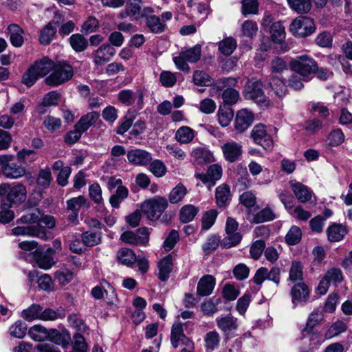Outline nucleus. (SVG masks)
Wrapping results in <instances>:
<instances>
[{
  "instance_id": "1",
  "label": "nucleus",
  "mask_w": 352,
  "mask_h": 352,
  "mask_svg": "<svg viewBox=\"0 0 352 352\" xmlns=\"http://www.w3.org/2000/svg\"><path fill=\"white\" fill-rule=\"evenodd\" d=\"M289 67L305 82L310 80L318 69L317 63L308 55L296 56L290 61Z\"/></svg>"
},
{
  "instance_id": "2",
  "label": "nucleus",
  "mask_w": 352,
  "mask_h": 352,
  "mask_svg": "<svg viewBox=\"0 0 352 352\" xmlns=\"http://www.w3.org/2000/svg\"><path fill=\"white\" fill-rule=\"evenodd\" d=\"M26 187L22 184H16L11 187L8 184L0 185V196H5L2 205L10 208L12 204L23 201L26 198Z\"/></svg>"
},
{
  "instance_id": "3",
  "label": "nucleus",
  "mask_w": 352,
  "mask_h": 352,
  "mask_svg": "<svg viewBox=\"0 0 352 352\" xmlns=\"http://www.w3.org/2000/svg\"><path fill=\"white\" fill-rule=\"evenodd\" d=\"M74 74L72 67L61 62L54 64L51 73L45 78L46 85L51 87H57L69 80Z\"/></svg>"
},
{
  "instance_id": "4",
  "label": "nucleus",
  "mask_w": 352,
  "mask_h": 352,
  "mask_svg": "<svg viewBox=\"0 0 352 352\" xmlns=\"http://www.w3.org/2000/svg\"><path fill=\"white\" fill-rule=\"evenodd\" d=\"M237 80L234 78H223L217 81L213 90L223 91L221 97L223 103L228 105L235 104L239 99V93L236 89L231 88L236 85Z\"/></svg>"
},
{
  "instance_id": "5",
  "label": "nucleus",
  "mask_w": 352,
  "mask_h": 352,
  "mask_svg": "<svg viewBox=\"0 0 352 352\" xmlns=\"http://www.w3.org/2000/svg\"><path fill=\"white\" fill-rule=\"evenodd\" d=\"M201 54V45H196L191 48L181 52L179 56L173 58V60L178 69L188 72L190 70V67L187 62H197L200 59Z\"/></svg>"
},
{
  "instance_id": "6",
  "label": "nucleus",
  "mask_w": 352,
  "mask_h": 352,
  "mask_svg": "<svg viewBox=\"0 0 352 352\" xmlns=\"http://www.w3.org/2000/svg\"><path fill=\"white\" fill-rule=\"evenodd\" d=\"M322 319V314L318 311H314L311 312L307 320L306 326L302 331L303 338H308L310 344L309 349L313 350L317 348L321 342L319 335L313 331V329L316 327L319 322Z\"/></svg>"
},
{
  "instance_id": "7",
  "label": "nucleus",
  "mask_w": 352,
  "mask_h": 352,
  "mask_svg": "<svg viewBox=\"0 0 352 352\" xmlns=\"http://www.w3.org/2000/svg\"><path fill=\"white\" fill-rule=\"evenodd\" d=\"M167 200L164 197H157L146 200L141 206L142 212L149 220L154 221L160 218L167 208Z\"/></svg>"
},
{
  "instance_id": "8",
  "label": "nucleus",
  "mask_w": 352,
  "mask_h": 352,
  "mask_svg": "<svg viewBox=\"0 0 352 352\" xmlns=\"http://www.w3.org/2000/svg\"><path fill=\"white\" fill-rule=\"evenodd\" d=\"M315 24L312 19L308 16H298L289 25L292 34L300 38H305L314 32Z\"/></svg>"
},
{
  "instance_id": "9",
  "label": "nucleus",
  "mask_w": 352,
  "mask_h": 352,
  "mask_svg": "<svg viewBox=\"0 0 352 352\" xmlns=\"http://www.w3.org/2000/svg\"><path fill=\"white\" fill-rule=\"evenodd\" d=\"M14 158L12 155H0V166L1 171L6 178L18 179L26 173V170L21 165L12 162Z\"/></svg>"
},
{
  "instance_id": "10",
  "label": "nucleus",
  "mask_w": 352,
  "mask_h": 352,
  "mask_svg": "<svg viewBox=\"0 0 352 352\" xmlns=\"http://www.w3.org/2000/svg\"><path fill=\"white\" fill-rule=\"evenodd\" d=\"M238 223L231 217L226 221V236L221 241V245L225 248H230L239 244L242 239V235L236 232L238 228Z\"/></svg>"
},
{
  "instance_id": "11",
  "label": "nucleus",
  "mask_w": 352,
  "mask_h": 352,
  "mask_svg": "<svg viewBox=\"0 0 352 352\" xmlns=\"http://www.w3.org/2000/svg\"><path fill=\"white\" fill-rule=\"evenodd\" d=\"M144 94L142 89L133 91L130 89H123L118 94V100L126 106L135 105L138 109H142L144 104Z\"/></svg>"
},
{
  "instance_id": "12",
  "label": "nucleus",
  "mask_w": 352,
  "mask_h": 352,
  "mask_svg": "<svg viewBox=\"0 0 352 352\" xmlns=\"http://www.w3.org/2000/svg\"><path fill=\"white\" fill-rule=\"evenodd\" d=\"M251 137L256 144L261 146L265 150L271 151L274 142L270 134L267 132L263 124H258L254 126L251 131Z\"/></svg>"
},
{
  "instance_id": "13",
  "label": "nucleus",
  "mask_w": 352,
  "mask_h": 352,
  "mask_svg": "<svg viewBox=\"0 0 352 352\" xmlns=\"http://www.w3.org/2000/svg\"><path fill=\"white\" fill-rule=\"evenodd\" d=\"M254 120V114L248 109L244 108L236 111L234 127L238 133H243L253 123Z\"/></svg>"
},
{
  "instance_id": "14",
  "label": "nucleus",
  "mask_w": 352,
  "mask_h": 352,
  "mask_svg": "<svg viewBox=\"0 0 352 352\" xmlns=\"http://www.w3.org/2000/svg\"><path fill=\"white\" fill-rule=\"evenodd\" d=\"M242 148L241 143L233 140L228 141L221 146L224 159L231 163L235 162L241 156Z\"/></svg>"
},
{
  "instance_id": "15",
  "label": "nucleus",
  "mask_w": 352,
  "mask_h": 352,
  "mask_svg": "<svg viewBox=\"0 0 352 352\" xmlns=\"http://www.w3.org/2000/svg\"><path fill=\"white\" fill-rule=\"evenodd\" d=\"M127 160L133 165L144 166L151 162L152 155L145 150L135 148L128 151Z\"/></svg>"
},
{
  "instance_id": "16",
  "label": "nucleus",
  "mask_w": 352,
  "mask_h": 352,
  "mask_svg": "<svg viewBox=\"0 0 352 352\" xmlns=\"http://www.w3.org/2000/svg\"><path fill=\"white\" fill-rule=\"evenodd\" d=\"M215 320L217 327L226 336L232 335L238 328L237 318L231 315L217 317Z\"/></svg>"
},
{
  "instance_id": "17",
  "label": "nucleus",
  "mask_w": 352,
  "mask_h": 352,
  "mask_svg": "<svg viewBox=\"0 0 352 352\" xmlns=\"http://www.w3.org/2000/svg\"><path fill=\"white\" fill-rule=\"evenodd\" d=\"M170 341L174 348L178 347L179 342H182L186 346L192 345L190 340L184 333L183 325L179 322L172 326Z\"/></svg>"
},
{
  "instance_id": "18",
  "label": "nucleus",
  "mask_w": 352,
  "mask_h": 352,
  "mask_svg": "<svg viewBox=\"0 0 352 352\" xmlns=\"http://www.w3.org/2000/svg\"><path fill=\"white\" fill-rule=\"evenodd\" d=\"M245 96L247 99H251L256 102L264 101L265 96L261 89V83L258 81L249 82L245 89Z\"/></svg>"
},
{
  "instance_id": "19",
  "label": "nucleus",
  "mask_w": 352,
  "mask_h": 352,
  "mask_svg": "<svg viewBox=\"0 0 352 352\" xmlns=\"http://www.w3.org/2000/svg\"><path fill=\"white\" fill-rule=\"evenodd\" d=\"M290 187L296 197L301 203H306L311 199L312 192L307 186L300 182L292 181Z\"/></svg>"
},
{
  "instance_id": "20",
  "label": "nucleus",
  "mask_w": 352,
  "mask_h": 352,
  "mask_svg": "<svg viewBox=\"0 0 352 352\" xmlns=\"http://www.w3.org/2000/svg\"><path fill=\"white\" fill-rule=\"evenodd\" d=\"M215 278L212 275H205L198 282L197 292L198 295L206 296L210 295L215 286Z\"/></svg>"
},
{
  "instance_id": "21",
  "label": "nucleus",
  "mask_w": 352,
  "mask_h": 352,
  "mask_svg": "<svg viewBox=\"0 0 352 352\" xmlns=\"http://www.w3.org/2000/svg\"><path fill=\"white\" fill-rule=\"evenodd\" d=\"M309 294L308 287L302 282L296 283L291 289L292 302L295 306L297 302L306 301Z\"/></svg>"
},
{
  "instance_id": "22",
  "label": "nucleus",
  "mask_w": 352,
  "mask_h": 352,
  "mask_svg": "<svg viewBox=\"0 0 352 352\" xmlns=\"http://www.w3.org/2000/svg\"><path fill=\"white\" fill-rule=\"evenodd\" d=\"M12 233L15 236L46 237V234L36 226H17L12 230Z\"/></svg>"
},
{
  "instance_id": "23",
  "label": "nucleus",
  "mask_w": 352,
  "mask_h": 352,
  "mask_svg": "<svg viewBox=\"0 0 352 352\" xmlns=\"http://www.w3.org/2000/svg\"><path fill=\"white\" fill-rule=\"evenodd\" d=\"M328 240L331 242H338L343 239L347 234L348 230L345 226L339 223H333L327 229Z\"/></svg>"
},
{
  "instance_id": "24",
  "label": "nucleus",
  "mask_w": 352,
  "mask_h": 352,
  "mask_svg": "<svg viewBox=\"0 0 352 352\" xmlns=\"http://www.w3.org/2000/svg\"><path fill=\"white\" fill-rule=\"evenodd\" d=\"M54 253V250L50 248L45 253L36 252L34 257L38 266L43 270L51 268L55 264L53 257Z\"/></svg>"
},
{
  "instance_id": "25",
  "label": "nucleus",
  "mask_w": 352,
  "mask_h": 352,
  "mask_svg": "<svg viewBox=\"0 0 352 352\" xmlns=\"http://www.w3.org/2000/svg\"><path fill=\"white\" fill-rule=\"evenodd\" d=\"M115 54V50L109 44L101 45L95 53L94 63L101 65L109 60Z\"/></svg>"
},
{
  "instance_id": "26",
  "label": "nucleus",
  "mask_w": 352,
  "mask_h": 352,
  "mask_svg": "<svg viewBox=\"0 0 352 352\" xmlns=\"http://www.w3.org/2000/svg\"><path fill=\"white\" fill-rule=\"evenodd\" d=\"M196 134L195 131L190 127L182 126L176 131L175 138L180 144H188L193 141Z\"/></svg>"
},
{
  "instance_id": "27",
  "label": "nucleus",
  "mask_w": 352,
  "mask_h": 352,
  "mask_svg": "<svg viewBox=\"0 0 352 352\" xmlns=\"http://www.w3.org/2000/svg\"><path fill=\"white\" fill-rule=\"evenodd\" d=\"M216 202L219 207H226L231 200L230 187L225 184L219 186L215 192Z\"/></svg>"
},
{
  "instance_id": "28",
  "label": "nucleus",
  "mask_w": 352,
  "mask_h": 352,
  "mask_svg": "<svg viewBox=\"0 0 352 352\" xmlns=\"http://www.w3.org/2000/svg\"><path fill=\"white\" fill-rule=\"evenodd\" d=\"M280 199L282 203L285 205V208L289 211V212L294 218L298 219L300 221H307L311 217V212L304 210L302 206H298L292 209V206H288L285 195H280Z\"/></svg>"
},
{
  "instance_id": "29",
  "label": "nucleus",
  "mask_w": 352,
  "mask_h": 352,
  "mask_svg": "<svg viewBox=\"0 0 352 352\" xmlns=\"http://www.w3.org/2000/svg\"><path fill=\"white\" fill-rule=\"evenodd\" d=\"M54 62L48 58H43L42 59L36 61L32 67L36 71L39 77H43L51 73L53 69Z\"/></svg>"
},
{
  "instance_id": "30",
  "label": "nucleus",
  "mask_w": 352,
  "mask_h": 352,
  "mask_svg": "<svg viewBox=\"0 0 352 352\" xmlns=\"http://www.w3.org/2000/svg\"><path fill=\"white\" fill-rule=\"evenodd\" d=\"M191 156L199 164L210 163L213 160L212 153L203 147L193 148L191 151Z\"/></svg>"
},
{
  "instance_id": "31",
  "label": "nucleus",
  "mask_w": 352,
  "mask_h": 352,
  "mask_svg": "<svg viewBox=\"0 0 352 352\" xmlns=\"http://www.w3.org/2000/svg\"><path fill=\"white\" fill-rule=\"evenodd\" d=\"M100 114L96 111H91L82 116L75 124L77 129L82 133L85 132L99 118Z\"/></svg>"
},
{
  "instance_id": "32",
  "label": "nucleus",
  "mask_w": 352,
  "mask_h": 352,
  "mask_svg": "<svg viewBox=\"0 0 352 352\" xmlns=\"http://www.w3.org/2000/svg\"><path fill=\"white\" fill-rule=\"evenodd\" d=\"M172 258L170 256L164 257L158 263V278L161 281H166L168 279L172 271Z\"/></svg>"
},
{
  "instance_id": "33",
  "label": "nucleus",
  "mask_w": 352,
  "mask_h": 352,
  "mask_svg": "<svg viewBox=\"0 0 352 352\" xmlns=\"http://www.w3.org/2000/svg\"><path fill=\"white\" fill-rule=\"evenodd\" d=\"M146 25L154 34L162 33L166 28V23L162 22L160 17L155 15H150L146 17Z\"/></svg>"
},
{
  "instance_id": "34",
  "label": "nucleus",
  "mask_w": 352,
  "mask_h": 352,
  "mask_svg": "<svg viewBox=\"0 0 352 352\" xmlns=\"http://www.w3.org/2000/svg\"><path fill=\"white\" fill-rule=\"evenodd\" d=\"M8 29L10 32V41L11 44L16 47L22 46L24 41L23 30L16 24L10 25Z\"/></svg>"
},
{
  "instance_id": "35",
  "label": "nucleus",
  "mask_w": 352,
  "mask_h": 352,
  "mask_svg": "<svg viewBox=\"0 0 352 352\" xmlns=\"http://www.w3.org/2000/svg\"><path fill=\"white\" fill-rule=\"evenodd\" d=\"M204 340L206 351H213L219 347L221 336L217 331L213 330L206 333Z\"/></svg>"
},
{
  "instance_id": "36",
  "label": "nucleus",
  "mask_w": 352,
  "mask_h": 352,
  "mask_svg": "<svg viewBox=\"0 0 352 352\" xmlns=\"http://www.w3.org/2000/svg\"><path fill=\"white\" fill-rule=\"evenodd\" d=\"M42 307L38 304H32L22 311L21 316L27 322L40 320Z\"/></svg>"
},
{
  "instance_id": "37",
  "label": "nucleus",
  "mask_w": 352,
  "mask_h": 352,
  "mask_svg": "<svg viewBox=\"0 0 352 352\" xmlns=\"http://www.w3.org/2000/svg\"><path fill=\"white\" fill-rule=\"evenodd\" d=\"M30 337L36 342H42L47 339L50 333L47 329L41 324H36L30 327L28 331Z\"/></svg>"
},
{
  "instance_id": "38",
  "label": "nucleus",
  "mask_w": 352,
  "mask_h": 352,
  "mask_svg": "<svg viewBox=\"0 0 352 352\" xmlns=\"http://www.w3.org/2000/svg\"><path fill=\"white\" fill-rule=\"evenodd\" d=\"M117 258L120 263L128 267L131 266L136 261L134 252L129 248H122L117 253Z\"/></svg>"
},
{
  "instance_id": "39",
  "label": "nucleus",
  "mask_w": 352,
  "mask_h": 352,
  "mask_svg": "<svg viewBox=\"0 0 352 352\" xmlns=\"http://www.w3.org/2000/svg\"><path fill=\"white\" fill-rule=\"evenodd\" d=\"M199 212V208L193 205H186L179 212V219L182 223H188L194 219Z\"/></svg>"
},
{
  "instance_id": "40",
  "label": "nucleus",
  "mask_w": 352,
  "mask_h": 352,
  "mask_svg": "<svg viewBox=\"0 0 352 352\" xmlns=\"http://www.w3.org/2000/svg\"><path fill=\"white\" fill-rule=\"evenodd\" d=\"M56 33V28L50 23L41 31L39 41L42 45H48Z\"/></svg>"
},
{
  "instance_id": "41",
  "label": "nucleus",
  "mask_w": 352,
  "mask_h": 352,
  "mask_svg": "<svg viewBox=\"0 0 352 352\" xmlns=\"http://www.w3.org/2000/svg\"><path fill=\"white\" fill-rule=\"evenodd\" d=\"M289 7L299 14H305L310 11V0H287Z\"/></svg>"
},
{
  "instance_id": "42",
  "label": "nucleus",
  "mask_w": 352,
  "mask_h": 352,
  "mask_svg": "<svg viewBox=\"0 0 352 352\" xmlns=\"http://www.w3.org/2000/svg\"><path fill=\"white\" fill-rule=\"evenodd\" d=\"M69 43L73 50L77 52H83L88 46L87 39L80 34H72L69 38Z\"/></svg>"
},
{
  "instance_id": "43",
  "label": "nucleus",
  "mask_w": 352,
  "mask_h": 352,
  "mask_svg": "<svg viewBox=\"0 0 352 352\" xmlns=\"http://www.w3.org/2000/svg\"><path fill=\"white\" fill-rule=\"evenodd\" d=\"M27 324L21 320L16 321L9 328V333L16 338L22 339L26 335Z\"/></svg>"
},
{
  "instance_id": "44",
  "label": "nucleus",
  "mask_w": 352,
  "mask_h": 352,
  "mask_svg": "<svg viewBox=\"0 0 352 352\" xmlns=\"http://www.w3.org/2000/svg\"><path fill=\"white\" fill-rule=\"evenodd\" d=\"M218 122L222 127L228 126L234 117V111L230 108L220 107L217 111Z\"/></svg>"
},
{
  "instance_id": "45",
  "label": "nucleus",
  "mask_w": 352,
  "mask_h": 352,
  "mask_svg": "<svg viewBox=\"0 0 352 352\" xmlns=\"http://www.w3.org/2000/svg\"><path fill=\"white\" fill-rule=\"evenodd\" d=\"M302 238V232L297 226H292L285 235V242L289 245L298 244Z\"/></svg>"
},
{
  "instance_id": "46",
  "label": "nucleus",
  "mask_w": 352,
  "mask_h": 352,
  "mask_svg": "<svg viewBox=\"0 0 352 352\" xmlns=\"http://www.w3.org/2000/svg\"><path fill=\"white\" fill-rule=\"evenodd\" d=\"M272 39L275 43H280L285 38V28L282 23L277 21L270 26Z\"/></svg>"
},
{
  "instance_id": "47",
  "label": "nucleus",
  "mask_w": 352,
  "mask_h": 352,
  "mask_svg": "<svg viewBox=\"0 0 352 352\" xmlns=\"http://www.w3.org/2000/svg\"><path fill=\"white\" fill-rule=\"evenodd\" d=\"M148 170L157 177H162L167 172V167L160 160L151 161L148 164Z\"/></svg>"
},
{
  "instance_id": "48",
  "label": "nucleus",
  "mask_w": 352,
  "mask_h": 352,
  "mask_svg": "<svg viewBox=\"0 0 352 352\" xmlns=\"http://www.w3.org/2000/svg\"><path fill=\"white\" fill-rule=\"evenodd\" d=\"M87 204V199L82 195L68 199L66 202L67 210L78 212L80 208Z\"/></svg>"
},
{
  "instance_id": "49",
  "label": "nucleus",
  "mask_w": 352,
  "mask_h": 352,
  "mask_svg": "<svg viewBox=\"0 0 352 352\" xmlns=\"http://www.w3.org/2000/svg\"><path fill=\"white\" fill-rule=\"evenodd\" d=\"M236 47V41L232 37H227L219 43V50L224 55H230Z\"/></svg>"
},
{
  "instance_id": "50",
  "label": "nucleus",
  "mask_w": 352,
  "mask_h": 352,
  "mask_svg": "<svg viewBox=\"0 0 352 352\" xmlns=\"http://www.w3.org/2000/svg\"><path fill=\"white\" fill-rule=\"evenodd\" d=\"M81 239L85 246L91 247L100 243L101 236L100 232L87 231L82 234Z\"/></svg>"
},
{
  "instance_id": "51",
  "label": "nucleus",
  "mask_w": 352,
  "mask_h": 352,
  "mask_svg": "<svg viewBox=\"0 0 352 352\" xmlns=\"http://www.w3.org/2000/svg\"><path fill=\"white\" fill-rule=\"evenodd\" d=\"M346 328L347 326L344 322L338 320L327 329L324 334V337L326 339H331L344 332L346 330Z\"/></svg>"
},
{
  "instance_id": "52",
  "label": "nucleus",
  "mask_w": 352,
  "mask_h": 352,
  "mask_svg": "<svg viewBox=\"0 0 352 352\" xmlns=\"http://www.w3.org/2000/svg\"><path fill=\"white\" fill-rule=\"evenodd\" d=\"M276 218V215L270 208H265L254 215L252 221L256 223H263L272 221Z\"/></svg>"
},
{
  "instance_id": "53",
  "label": "nucleus",
  "mask_w": 352,
  "mask_h": 352,
  "mask_svg": "<svg viewBox=\"0 0 352 352\" xmlns=\"http://www.w3.org/2000/svg\"><path fill=\"white\" fill-rule=\"evenodd\" d=\"M186 188L182 184H178L170 192L169 201L171 204H177L186 195Z\"/></svg>"
},
{
  "instance_id": "54",
  "label": "nucleus",
  "mask_w": 352,
  "mask_h": 352,
  "mask_svg": "<svg viewBox=\"0 0 352 352\" xmlns=\"http://www.w3.org/2000/svg\"><path fill=\"white\" fill-rule=\"evenodd\" d=\"M303 267L298 261H293L289 270V279L292 282H301L303 276Z\"/></svg>"
},
{
  "instance_id": "55",
  "label": "nucleus",
  "mask_w": 352,
  "mask_h": 352,
  "mask_svg": "<svg viewBox=\"0 0 352 352\" xmlns=\"http://www.w3.org/2000/svg\"><path fill=\"white\" fill-rule=\"evenodd\" d=\"M64 317L65 314L63 311H55L47 308L44 310H43V309H41L40 320L43 321H53Z\"/></svg>"
},
{
  "instance_id": "56",
  "label": "nucleus",
  "mask_w": 352,
  "mask_h": 352,
  "mask_svg": "<svg viewBox=\"0 0 352 352\" xmlns=\"http://www.w3.org/2000/svg\"><path fill=\"white\" fill-rule=\"evenodd\" d=\"M329 144L331 146H338L344 141V135L341 129H336L331 131L327 137Z\"/></svg>"
},
{
  "instance_id": "57",
  "label": "nucleus",
  "mask_w": 352,
  "mask_h": 352,
  "mask_svg": "<svg viewBox=\"0 0 352 352\" xmlns=\"http://www.w3.org/2000/svg\"><path fill=\"white\" fill-rule=\"evenodd\" d=\"M16 157L19 162L25 164H30L36 160V153L30 149H22L19 151Z\"/></svg>"
},
{
  "instance_id": "58",
  "label": "nucleus",
  "mask_w": 352,
  "mask_h": 352,
  "mask_svg": "<svg viewBox=\"0 0 352 352\" xmlns=\"http://www.w3.org/2000/svg\"><path fill=\"white\" fill-rule=\"evenodd\" d=\"M270 85L272 88V91L274 94L278 97L285 96L287 91V87L285 83L280 78H272Z\"/></svg>"
},
{
  "instance_id": "59",
  "label": "nucleus",
  "mask_w": 352,
  "mask_h": 352,
  "mask_svg": "<svg viewBox=\"0 0 352 352\" xmlns=\"http://www.w3.org/2000/svg\"><path fill=\"white\" fill-rule=\"evenodd\" d=\"M193 82L199 86H210L212 84V78L203 71H196L193 75Z\"/></svg>"
},
{
  "instance_id": "60",
  "label": "nucleus",
  "mask_w": 352,
  "mask_h": 352,
  "mask_svg": "<svg viewBox=\"0 0 352 352\" xmlns=\"http://www.w3.org/2000/svg\"><path fill=\"white\" fill-rule=\"evenodd\" d=\"M54 276L60 285H66L72 280L74 273L67 269L60 270L56 272Z\"/></svg>"
},
{
  "instance_id": "61",
  "label": "nucleus",
  "mask_w": 352,
  "mask_h": 352,
  "mask_svg": "<svg viewBox=\"0 0 352 352\" xmlns=\"http://www.w3.org/2000/svg\"><path fill=\"white\" fill-rule=\"evenodd\" d=\"M118 111L115 107L108 105L102 110V117L107 122L113 124L118 119Z\"/></svg>"
},
{
  "instance_id": "62",
  "label": "nucleus",
  "mask_w": 352,
  "mask_h": 352,
  "mask_svg": "<svg viewBox=\"0 0 352 352\" xmlns=\"http://www.w3.org/2000/svg\"><path fill=\"white\" fill-rule=\"evenodd\" d=\"M39 78V76L31 65L23 74L21 81L23 84L30 87L34 85Z\"/></svg>"
},
{
  "instance_id": "63",
  "label": "nucleus",
  "mask_w": 352,
  "mask_h": 352,
  "mask_svg": "<svg viewBox=\"0 0 352 352\" xmlns=\"http://www.w3.org/2000/svg\"><path fill=\"white\" fill-rule=\"evenodd\" d=\"M219 303V299L214 301L213 299H209L204 302L201 305V310L204 315L207 316H212L217 311V304Z\"/></svg>"
},
{
  "instance_id": "64",
  "label": "nucleus",
  "mask_w": 352,
  "mask_h": 352,
  "mask_svg": "<svg viewBox=\"0 0 352 352\" xmlns=\"http://www.w3.org/2000/svg\"><path fill=\"white\" fill-rule=\"evenodd\" d=\"M217 217V212L215 210L206 212L202 218V229L205 230L210 229L214 223Z\"/></svg>"
}]
</instances>
